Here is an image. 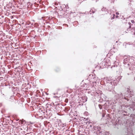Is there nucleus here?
<instances>
[{"mask_svg": "<svg viewBox=\"0 0 135 135\" xmlns=\"http://www.w3.org/2000/svg\"><path fill=\"white\" fill-rule=\"evenodd\" d=\"M126 132L127 133V135H133V134L131 128H130L129 129H128L127 132Z\"/></svg>", "mask_w": 135, "mask_h": 135, "instance_id": "obj_1", "label": "nucleus"}, {"mask_svg": "<svg viewBox=\"0 0 135 135\" xmlns=\"http://www.w3.org/2000/svg\"><path fill=\"white\" fill-rule=\"evenodd\" d=\"M128 23L129 25H130L129 28H131V23H130V22H129Z\"/></svg>", "mask_w": 135, "mask_h": 135, "instance_id": "obj_2", "label": "nucleus"}, {"mask_svg": "<svg viewBox=\"0 0 135 135\" xmlns=\"http://www.w3.org/2000/svg\"><path fill=\"white\" fill-rule=\"evenodd\" d=\"M99 108L100 109H102V107L101 105H99Z\"/></svg>", "mask_w": 135, "mask_h": 135, "instance_id": "obj_3", "label": "nucleus"}, {"mask_svg": "<svg viewBox=\"0 0 135 135\" xmlns=\"http://www.w3.org/2000/svg\"><path fill=\"white\" fill-rule=\"evenodd\" d=\"M131 22L132 23H134L135 22L133 20H131Z\"/></svg>", "mask_w": 135, "mask_h": 135, "instance_id": "obj_4", "label": "nucleus"}, {"mask_svg": "<svg viewBox=\"0 0 135 135\" xmlns=\"http://www.w3.org/2000/svg\"><path fill=\"white\" fill-rule=\"evenodd\" d=\"M116 14L117 15H118L119 14V13H118V12H116Z\"/></svg>", "mask_w": 135, "mask_h": 135, "instance_id": "obj_5", "label": "nucleus"}, {"mask_svg": "<svg viewBox=\"0 0 135 135\" xmlns=\"http://www.w3.org/2000/svg\"><path fill=\"white\" fill-rule=\"evenodd\" d=\"M130 74H131V73H128L127 74L128 75H130Z\"/></svg>", "mask_w": 135, "mask_h": 135, "instance_id": "obj_6", "label": "nucleus"}, {"mask_svg": "<svg viewBox=\"0 0 135 135\" xmlns=\"http://www.w3.org/2000/svg\"><path fill=\"white\" fill-rule=\"evenodd\" d=\"M58 90H60V89H58Z\"/></svg>", "mask_w": 135, "mask_h": 135, "instance_id": "obj_7", "label": "nucleus"}, {"mask_svg": "<svg viewBox=\"0 0 135 135\" xmlns=\"http://www.w3.org/2000/svg\"><path fill=\"white\" fill-rule=\"evenodd\" d=\"M134 31H135V32H134V34H135V30Z\"/></svg>", "mask_w": 135, "mask_h": 135, "instance_id": "obj_8", "label": "nucleus"}, {"mask_svg": "<svg viewBox=\"0 0 135 135\" xmlns=\"http://www.w3.org/2000/svg\"><path fill=\"white\" fill-rule=\"evenodd\" d=\"M54 95H55V93H54Z\"/></svg>", "mask_w": 135, "mask_h": 135, "instance_id": "obj_9", "label": "nucleus"}, {"mask_svg": "<svg viewBox=\"0 0 135 135\" xmlns=\"http://www.w3.org/2000/svg\"><path fill=\"white\" fill-rule=\"evenodd\" d=\"M134 80H135V77L134 78Z\"/></svg>", "mask_w": 135, "mask_h": 135, "instance_id": "obj_10", "label": "nucleus"}, {"mask_svg": "<svg viewBox=\"0 0 135 135\" xmlns=\"http://www.w3.org/2000/svg\"><path fill=\"white\" fill-rule=\"evenodd\" d=\"M116 17H118V16H116Z\"/></svg>", "mask_w": 135, "mask_h": 135, "instance_id": "obj_11", "label": "nucleus"}, {"mask_svg": "<svg viewBox=\"0 0 135 135\" xmlns=\"http://www.w3.org/2000/svg\"><path fill=\"white\" fill-rule=\"evenodd\" d=\"M103 117L104 116V115H103Z\"/></svg>", "mask_w": 135, "mask_h": 135, "instance_id": "obj_12", "label": "nucleus"}, {"mask_svg": "<svg viewBox=\"0 0 135 135\" xmlns=\"http://www.w3.org/2000/svg\"><path fill=\"white\" fill-rule=\"evenodd\" d=\"M115 16V15H114V16Z\"/></svg>", "mask_w": 135, "mask_h": 135, "instance_id": "obj_13", "label": "nucleus"}]
</instances>
